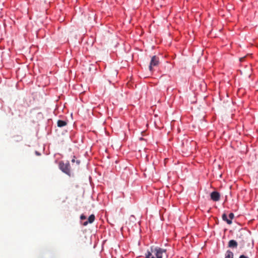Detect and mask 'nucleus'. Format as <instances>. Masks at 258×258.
Listing matches in <instances>:
<instances>
[{"mask_svg": "<svg viewBox=\"0 0 258 258\" xmlns=\"http://www.w3.org/2000/svg\"><path fill=\"white\" fill-rule=\"evenodd\" d=\"M166 251V249L159 247H152L146 253L145 258H162L163 253Z\"/></svg>", "mask_w": 258, "mask_h": 258, "instance_id": "1", "label": "nucleus"}, {"mask_svg": "<svg viewBox=\"0 0 258 258\" xmlns=\"http://www.w3.org/2000/svg\"><path fill=\"white\" fill-rule=\"evenodd\" d=\"M59 169L67 175L70 176L72 171L70 164L68 162L64 163L63 161H60L59 163Z\"/></svg>", "mask_w": 258, "mask_h": 258, "instance_id": "2", "label": "nucleus"}, {"mask_svg": "<svg viewBox=\"0 0 258 258\" xmlns=\"http://www.w3.org/2000/svg\"><path fill=\"white\" fill-rule=\"evenodd\" d=\"M159 64V58L156 55L152 57L149 66V70L150 71H152L153 67L157 66Z\"/></svg>", "mask_w": 258, "mask_h": 258, "instance_id": "3", "label": "nucleus"}, {"mask_svg": "<svg viewBox=\"0 0 258 258\" xmlns=\"http://www.w3.org/2000/svg\"><path fill=\"white\" fill-rule=\"evenodd\" d=\"M72 171L74 170H78L79 169V165L80 164V160H75V157L74 156V158L72 160Z\"/></svg>", "mask_w": 258, "mask_h": 258, "instance_id": "4", "label": "nucleus"}, {"mask_svg": "<svg viewBox=\"0 0 258 258\" xmlns=\"http://www.w3.org/2000/svg\"><path fill=\"white\" fill-rule=\"evenodd\" d=\"M210 197L211 199L215 202L219 201L220 195L217 191H213L211 193Z\"/></svg>", "mask_w": 258, "mask_h": 258, "instance_id": "5", "label": "nucleus"}, {"mask_svg": "<svg viewBox=\"0 0 258 258\" xmlns=\"http://www.w3.org/2000/svg\"><path fill=\"white\" fill-rule=\"evenodd\" d=\"M95 219V217L94 215H93V214L91 215L89 217V218L88 219V221L85 222L83 223V225L86 226L87 225H88V223H92L94 221Z\"/></svg>", "mask_w": 258, "mask_h": 258, "instance_id": "6", "label": "nucleus"}, {"mask_svg": "<svg viewBox=\"0 0 258 258\" xmlns=\"http://www.w3.org/2000/svg\"><path fill=\"white\" fill-rule=\"evenodd\" d=\"M237 246V242L234 240H230L228 242V247L236 248Z\"/></svg>", "mask_w": 258, "mask_h": 258, "instance_id": "7", "label": "nucleus"}, {"mask_svg": "<svg viewBox=\"0 0 258 258\" xmlns=\"http://www.w3.org/2000/svg\"><path fill=\"white\" fill-rule=\"evenodd\" d=\"M57 124L58 127H61L67 124V122L64 120H58L57 121Z\"/></svg>", "mask_w": 258, "mask_h": 258, "instance_id": "8", "label": "nucleus"}, {"mask_svg": "<svg viewBox=\"0 0 258 258\" xmlns=\"http://www.w3.org/2000/svg\"><path fill=\"white\" fill-rule=\"evenodd\" d=\"M222 218L223 220L226 221L227 224H232V221L227 218V215L225 213H224L222 215Z\"/></svg>", "mask_w": 258, "mask_h": 258, "instance_id": "9", "label": "nucleus"}, {"mask_svg": "<svg viewBox=\"0 0 258 258\" xmlns=\"http://www.w3.org/2000/svg\"><path fill=\"white\" fill-rule=\"evenodd\" d=\"M233 257H234V254L232 251H231L229 250H228L226 251L225 258H233Z\"/></svg>", "mask_w": 258, "mask_h": 258, "instance_id": "10", "label": "nucleus"}, {"mask_svg": "<svg viewBox=\"0 0 258 258\" xmlns=\"http://www.w3.org/2000/svg\"><path fill=\"white\" fill-rule=\"evenodd\" d=\"M229 217L230 218L229 220H231L232 219H233L234 218V214L232 213H230L229 215Z\"/></svg>", "mask_w": 258, "mask_h": 258, "instance_id": "11", "label": "nucleus"}, {"mask_svg": "<svg viewBox=\"0 0 258 258\" xmlns=\"http://www.w3.org/2000/svg\"><path fill=\"white\" fill-rule=\"evenodd\" d=\"M80 219L81 220H85L86 219V217L85 215H81V216H80Z\"/></svg>", "mask_w": 258, "mask_h": 258, "instance_id": "12", "label": "nucleus"}, {"mask_svg": "<svg viewBox=\"0 0 258 258\" xmlns=\"http://www.w3.org/2000/svg\"><path fill=\"white\" fill-rule=\"evenodd\" d=\"M239 258H248V257L244 255H241L239 256Z\"/></svg>", "mask_w": 258, "mask_h": 258, "instance_id": "13", "label": "nucleus"}, {"mask_svg": "<svg viewBox=\"0 0 258 258\" xmlns=\"http://www.w3.org/2000/svg\"><path fill=\"white\" fill-rule=\"evenodd\" d=\"M244 57H241V58H240V61H243V60H244Z\"/></svg>", "mask_w": 258, "mask_h": 258, "instance_id": "14", "label": "nucleus"}]
</instances>
